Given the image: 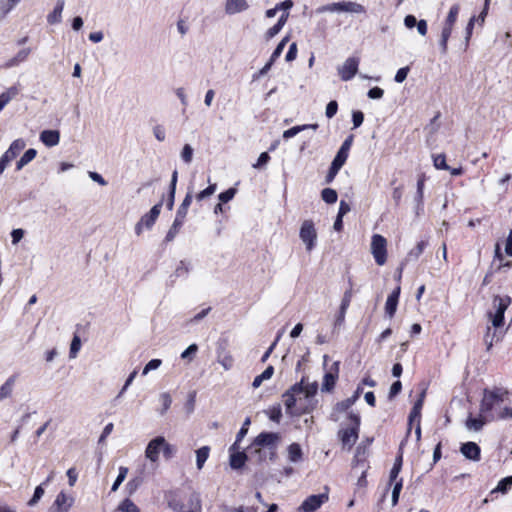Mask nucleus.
<instances>
[{
  "mask_svg": "<svg viewBox=\"0 0 512 512\" xmlns=\"http://www.w3.org/2000/svg\"><path fill=\"white\" fill-rule=\"evenodd\" d=\"M479 410L488 420H512V392L503 387L484 389Z\"/></svg>",
  "mask_w": 512,
  "mask_h": 512,
  "instance_id": "obj_1",
  "label": "nucleus"
},
{
  "mask_svg": "<svg viewBox=\"0 0 512 512\" xmlns=\"http://www.w3.org/2000/svg\"><path fill=\"white\" fill-rule=\"evenodd\" d=\"M317 391V382H309L303 378L283 395L286 412L290 415H300L313 411L317 405Z\"/></svg>",
  "mask_w": 512,
  "mask_h": 512,
  "instance_id": "obj_2",
  "label": "nucleus"
},
{
  "mask_svg": "<svg viewBox=\"0 0 512 512\" xmlns=\"http://www.w3.org/2000/svg\"><path fill=\"white\" fill-rule=\"evenodd\" d=\"M360 423L361 417L358 413H348L346 423L338 432L343 449L350 451L356 443L359 437Z\"/></svg>",
  "mask_w": 512,
  "mask_h": 512,
  "instance_id": "obj_3",
  "label": "nucleus"
},
{
  "mask_svg": "<svg viewBox=\"0 0 512 512\" xmlns=\"http://www.w3.org/2000/svg\"><path fill=\"white\" fill-rule=\"evenodd\" d=\"M387 240L380 234H373L370 243V252L377 265L383 266L387 262Z\"/></svg>",
  "mask_w": 512,
  "mask_h": 512,
  "instance_id": "obj_4",
  "label": "nucleus"
},
{
  "mask_svg": "<svg viewBox=\"0 0 512 512\" xmlns=\"http://www.w3.org/2000/svg\"><path fill=\"white\" fill-rule=\"evenodd\" d=\"M325 12H346V13H355L362 14L365 13V8L363 5L351 2V1H343L330 3L327 5H323L317 9V13H325Z\"/></svg>",
  "mask_w": 512,
  "mask_h": 512,
  "instance_id": "obj_5",
  "label": "nucleus"
},
{
  "mask_svg": "<svg viewBox=\"0 0 512 512\" xmlns=\"http://www.w3.org/2000/svg\"><path fill=\"white\" fill-rule=\"evenodd\" d=\"M299 237L305 245L306 251H312L317 242V231L312 220H305L301 224Z\"/></svg>",
  "mask_w": 512,
  "mask_h": 512,
  "instance_id": "obj_6",
  "label": "nucleus"
},
{
  "mask_svg": "<svg viewBox=\"0 0 512 512\" xmlns=\"http://www.w3.org/2000/svg\"><path fill=\"white\" fill-rule=\"evenodd\" d=\"M511 302L510 297H500L495 296L493 300L494 307L496 308V312L494 314L490 313L489 316L491 318L492 325L495 328H499L504 323V313Z\"/></svg>",
  "mask_w": 512,
  "mask_h": 512,
  "instance_id": "obj_7",
  "label": "nucleus"
},
{
  "mask_svg": "<svg viewBox=\"0 0 512 512\" xmlns=\"http://www.w3.org/2000/svg\"><path fill=\"white\" fill-rule=\"evenodd\" d=\"M162 203L154 205L135 225V233L141 235L144 229H151L161 212Z\"/></svg>",
  "mask_w": 512,
  "mask_h": 512,
  "instance_id": "obj_8",
  "label": "nucleus"
},
{
  "mask_svg": "<svg viewBox=\"0 0 512 512\" xmlns=\"http://www.w3.org/2000/svg\"><path fill=\"white\" fill-rule=\"evenodd\" d=\"M75 503L73 495L60 491L49 508L48 512H69Z\"/></svg>",
  "mask_w": 512,
  "mask_h": 512,
  "instance_id": "obj_9",
  "label": "nucleus"
},
{
  "mask_svg": "<svg viewBox=\"0 0 512 512\" xmlns=\"http://www.w3.org/2000/svg\"><path fill=\"white\" fill-rule=\"evenodd\" d=\"M172 508L175 512H203L201 496L198 492H192L185 503Z\"/></svg>",
  "mask_w": 512,
  "mask_h": 512,
  "instance_id": "obj_10",
  "label": "nucleus"
},
{
  "mask_svg": "<svg viewBox=\"0 0 512 512\" xmlns=\"http://www.w3.org/2000/svg\"><path fill=\"white\" fill-rule=\"evenodd\" d=\"M328 499H329V496L327 493L310 495L302 502V504L298 508L297 512H315L324 503H326L328 501Z\"/></svg>",
  "mask_w": 512,
  "mask_h": 512,
  "instance_id": "obj_11",
  "label": "nucleus"
},
{
  "mask_svg": "<svg viewBox=\"0 0 512 512\" xmlns=\"http://www.w3.org/2000/svg\"><path fill=\"white\" fill-rule=\"evenodd\" d=\"M360 59L358 57H349L337 68L338 75L343 81L351 80L358 71Z\"/></svg>",
  "mask_w": 512,
  "mask_h": 512,
  "instance_id": "obj_12",
  "label": "nucleus"
},
{
  "mask_svg": "<svg viewBox=\"0 0 512 512\" xmlns=\"http://www.w3.org/2000/svg\"><path fill=\"white\" fill-rule=\"evenodd\" d=\"M164 444V436H157L151 439L145 448V457L151 463H158L160 453H162V445Z\"/></svg>",
  "mask_w": 512,
  "mask_h": 512,
  "instance_id": "obj_13",
  "label": "nucleus"
},
{
  "mask_svg": "<svg viewBox=\"0 0 512 512\" xmlns=\"http://www.w3.org/2000/svg\"><path fill=\"white\" fill-rule=\"evenodd\" d=\"M339 376V362H334L326 371L323 382H322V391L330 392L333 390L336 381Z\"/></svg>",
  "mask_w": 512,
  "mask_h": 512,
  "instance_id": "obj_14",
  "label": "nucleus"
},
{
  "mask_svg": "<svg viewBox=\"0 0 512 512\" xmlns=\"http://www.w3.org/2000/svg\"><path fill=\"white\" fill-rule=\"evenodd\" d=\"M279 441V435L277 433H261L253 442V447L257 452H260L261 447L274 448Z\"/></svg>",
  "mask_w": 512,
  "mask_h": 512,
  "instance_id": "obj_15",
  "label": "nucleus"
},
{
  "mask_svg": "<svg viewBox=\"0 0 512 512\" xmlns=\"http://www.w3.org/2000/svg\"><path fill=\"white\" fill-rule=\"evenodd\" d=\"M355 403V397H349L335 404L332 409L330 418L337 422L340 420V415L347 412Z\"/></svg>",
  "mask_w": 512,
  "mask_h": 512,
  "instance_id": "obj_16",
  "label": "nucleus"
},
{
  "mask_svg": "<svg viewBox=\"0 0 512 512\" xmlns=\"http://www.w3.org/2000/svg\"><path fill=\"white\" fill-rule=\"evenodd\" d=\"M31 53L30 48H23L19 50L15 56L11 57L7 61H5L2 65L4 69H10L19 66L21 63L25 62Z\"/></svg>",
  "mask_w": 512,
  "mask_h": 512,
  "instance_id": "obj_17",
  "label": "nucleus"
},
{
  "mask_svg": "<svg viewBox=\"0 0 512 512\" xmlns=\"http://www.w3.org/2000/svg\"><path fill=\"white\" fill-rule=\"evenodd\" d=\"M460 451L463 456L469 460H480V447L475 442H467L462 444Z\"/></svg>",
  "mask_w": 512,
  "mask_h": 512,
  "instance_id": "obj_18",
  "label": "nucleus"
},
{
  "mask_svg": "<svg viewBox=\"0 0 512 512\" xmlns=\"http://www.w3.org/2000/svg\"><path fill=\"white\" fill-rule=\"evenodd\" d=\"M20 85L14 84L0 94V112L2 109L20 93Z\"/></svg>",
  "mask_w": 512,
  "mask_h": 512,
  "instance_id": "obj_19",
  "label": "nucleus"
},
{
  "mask_svg": "<svg viewBox=\"0 0 512 512\" xmlns=\"http://www.w3.org/2000/svg\"><path fill=\"white\" fill-rule=\"evenodd\" d=\"M25 146L26 143L23 139H16L10 144L9 148L5 151L2 157L11 162L25 148Z\"/></svg>",
  "mask_w": 512,
  "mask_h": 512,
  "instance_id": "obj_20",
  "label": "nucleus"
},
{
  "mask_svg": "<svg viewBox=\"0 0 512 512\" xmlns=\"http://www.w3.org/2000/svg\"><path fill=\"white\" fill-rule=\"evenodd\" d=\"M40 141L47 147H54L60 142V133L58 130H43L40 133Z\"/></svg>",
  "mask_w": 512,
  "mask_h": 512,
  "instance_id": "obj_21",
  "label": "nucleus"
},
{
  "mask_svg": "<svg viewBox=\"0 0 512 512\" xmlns=\"http://www.w3.org/2000/svg\"><path fill=\"white\" fill-rule=\"evenodd\" d=\"M249 7L246 0H226L225 12L229 15H234L247 10Z\"/></svg>",
  "mask_w": 512,
  "mask_h": 512,
  "instance_id": "obj_22",
  "label": "nucleus"
},
{
  "mask_svg": "<svg viewBox=\"0 0 512 512\" xmlns=\"http://www.w3.org/2000/svg\"><path fill=\"white\" fill-rule=\"evenodd\" d=\"M16 381H17V376L11 375L0 386V402L4 401L12 396Z\"/></svg>",
  "mask_w": 512,
  "mask_h": 512,
  "instance_id": "obj_23",
  "label": "nucleus"
},
{
  "mask_svg": "<svg viewBox=\"0 0 512 512\" xmlns=\"http://www.w3.org/2000/svg\"><path fill=\"white\" fill-rule=\"evenodd\" d=\"M400 295V287H397L387 298L385 303V312L392 318L396 312L398 299Z\"/></svg>",
  "mask_w": 512,
  "mask_h": 512,
  "instance_id": "obj_24",
  "label": "nucleus"
},
{
  "mask_svg": "<svg viewBox=\"0 0 512 512\" xmlns=\"http://www.w3.org/2000/svg\"><path fill=\"white\" fill-rule=\"evenodd\" d=\"M454 25L443 23L441 35L439 39V46L442 54H446L448 50V41L453 32Z\"/></svg>",
  "mask_w": 512,
  "mask_h": 512,
  "instance_id": "obj_25",
  "label": "nucleus"
},
{
  "mask_svg": "<svg viewBox=\"0 0 512 512\" xmlns=\"http://www.w3.org/2000/svg\"><path fill=\"white\" fill-rule=\"evenodd\" d=\"M64 0H58L52 12L47 15V22L50 25L58 24L62 21V12L64 9Z\"/></svg>",
  "mask_w": 512,
  "mask_h": 512,
  "instance_id": "obj_26",
  "label": "nucleus"
},
{
  "mask_svg": "<svg viewBox=\"0 0 512 512\" xmlns=\"http://www.w3.org/2000/svg\"><path fill=\"white\" fill-rule=\"evenodd\" d=\"M289 17V13H282L280 18L278 19V22L271 28H269L265 33V39L267 41L274 38L284 27V25L287 22V19Z\"/></svg>",
  "mask_w": 512,
  "mask_h": 512,
  "instance_id": "obj_27",
  "label": "nucleus"
},
{
  "mask_svg": "<svg viewBox=\"0 0 512 512\" xmlns=\"http://www.w3.org/2000/svg\"><path fill=\"white\" fill-rule=\"evenodd\" d=\"M489 420L480 413L479 417L469 416L466 420V428L472 431H480Z\"/></svg>",
  "mask_w": 512,
  "mask_h": 512,
  "instance_id": "obj_28",
  "label": "nucleus"
},
{
  "mask_svg": "<svg viewBox=\"0 0 512 512\" xmlns=\"http://www.w3.org/2000/svg\"><path fill=\"white\" fill-rule=\"evenodd\" d=\"M238 450L239 449H235V450L230 449V452H231L230 466L233 469L241 468L245 464V461L247 459L246 454L244 452H240Z\"/></svg>",
  "mask_w": 512,
  "mask_h": 512,
  "instance_id": "obj_29",
  "label": "nucleus"
},
{
  "mask_svg": "<svg viewBox=\"0 0 512 512\" xmlns=\"http://www.w3.org/2000/svg\"><path fill=\"white\" fill-rule=\"evenodd\" d=\"M288 460L292 463L300 462L303 459V452L298 443H292L288 446Z\"/></svg>",
  "mask_w": 512,
  "mask_h": 512,
  "instance_id": "obj_30",
  "label": "nucleus"
},
{
  "mask_svg": "<svg viewBox=\"0 0 512 512\" xmlns=\"http://www.w3.org/2000/svg\"><path fill=\"white\" fill-rule=\"evenodd\" d=\"M196 454V466L198 470H201L204 467L205 462L209 458L210 447L203 446L195 451Z\"/></svg>",
  "mask_w": 512,
  "mask_h": 512,
  "instance_id": "obj_31",
  "label": "nucleus"
},
{
  "mask_svg": "<svg viewBox=\"0 0 512 512\" xmlns=\"http://www.w3.org/2000/svg\"><path fill=\"white\" fill-rule=\"evenodd\" d=\"M314 129L316 130L318 128V125L317 124H305V125H298V126H294L288 130H285L283 132V138L284 139H289V138H292L294 136H296L298 133L306 130V129Z\"/></svg>",
  "mask_w": 512,
  "mask_h": 512,
  "instance_id": "obj_32",
  "label": "nucleus"
},
{
  "mask_svg": "<svg viewBox=\"0 0 512 512\" xmlns=\"http://www.w3.org/2000/svg\"><path fill=\"white\" fill-rule=\"evenodd\" d=\"M37 155V151L33 148L28 149L21 156V158L16 163V169L20 171L24 166L30 163Z\"/></svg>",
  "mask_w": 512,
  "mask_h": 512,
  "instance_id": "obj_33",
  "label": "nucleus"
},
{
  "mask_svg": "<svg viewBox=\"0 0 512 512\" xmlns=\"http://www.w3.org/2000/svg\"><path fill=\"white\" fill-rule=\"evenodd\" d=\"M274 373L273 366H268L260 375L256 376L253 380L252 386L253 388H258L261 386L263 381L269 380Z\"/></svg>",
  "mask_w": 512,
  "mask_h": 512,
  "instance_id": "obj_34",
  "label": "nucleus"
},
{
  "mask_svg": "<svg viewBox=\"0 0 512 512\" xmlns=\"http://www.w3.org/2000/svg\"><path fill=\"white\" fill-rule=\"evenodd\" d=\"M159 402L162 405L159 413L160 415H165L172 404V397L168 392H163L159 395Z\"/></svg>",
  "mask_w": 512,
  "mask_h": 512,
  "instance_id": "obj_35",
  "label": "nucleus"
},
{
  "mask_svg": "<svg viewBox=\"0 0 512 512\" xmlns=\"http://www.w3.org/2000/svg\"><path fill=\"white\" fill-rule=\"evenodd\" d=\"M250 425V418H246L244 423H243V426L241 427V429L239 430L237 436H236V441L233 443V445L231 446V450H235V449H239V442L246 436L247 432H248V426Z\"/></svg>",
  "mask_w": 512,
  "mask_h": 512,
  "instance_id": "obj_36",
  "label": "nucleus"
},
{
  "mask_svg": "<svg viewBox=\"0 0 512 512\" xmlns=\"http://www.w3.org/2000/svg\"><path fill=\"white\" fill-rule=\"evenodd\" d=\"M322 200L328 204H333L337 201V192L332 188H325L321 192Z\"/></svg>",
  "mask_w": 512,
  "mask_h": 512,
  "instance_id": "obj_37",
  "label": "nucleus"
},
{
  "mask_svg": "<svg viewBox=\"0 0 512 512\" xmlns=\"http://www.w3.org/2000/svg\"><path fill=\"white\" fill-rule=\"evenodd\" d=\"M459 11H460L459 4L452 5L444 23L449 24V25H455L457 18H458Z\"/></svg>",
  "mask_w": 512,
  "mask_h": 512,
  "instance_id": "obj_38",
  "label": "nucleus"
},
{
  "mask_svg": "<svg viewBox=\"0 0 512 512\" xmlns=\"http://www.w3.org/2000/svg\"><path fill=\"white\" fill-rule=\"evenodd\" d=\"M392 484H393V490H392L391 502H392V506H396L399 501L400 492L402 490L403 480H402V478H400V479L394 481Z\"/></svg>",
  "mask_w": 512,
  "mask_h": 512,
  "instance_id": "obj_39",
  "label": "nucleus"
},
{
  "mask_svg": "<svg viewBox=\"0 0 512 512\" xmlns=\"http://www.w3.org/2000/svg\"><path fill=\"white\" fill-rule=\"evenodd\" d=\"M401 468H402V456L399 455L396 458L394 465L390 471V476H389L390 483H393L394 481L398 480V475L401 471Z\"/></svg>",
  "mask_w": 512,
  "mask_h": 512,
  "instance_id": "obj_40",
  "label": "nucleus"
},
{
  "mask_svg": "<svg viewBox=\"0 0 512 512\" xmlns=\"http://www.w3.org/2000/svg\"><path fill=\"white\" fill-rule=\"evenodd\" d=\"M118 510L121 512H140V509L130 499L123 500L119 504Z\"/></svg>",
  "mask_w": 512,
  "mask_h": 512,
  "instance_id": "obj_41",
  "label": "nucleus"
},
{
  "mask_svg": "<svg viewBox=\"0 0 512 512\" xmlns=\"http://www.w3.org/2000/svg\"><path fill=\"white\" fill-rule=\"evenodd\" d=\"M20 0H0V15L8 14Z\"/></svg>",
  "mask_w": 512,
  "mask_h": 512,
  "instance_id": "obj_42",
  "label": "nucleus"
},
{
  "mask_svg": "<svg viewBox=\"0 0 512 512\" xmlns=\"http://www.w3.org/2000/svg\"><path fill=\"white\" fill-rule=\"evenodd\" d=\"M512 486V475L503 478L498 482V485L493 490L494 492L506 493Z\"/></svg>",
  "mask_w": 512,
  "mask_h": 512,
  "instance_id": "obj_43",
  "label": "nucleus"
},
{
  "mask_svg": "<svg viewBox=\"0 0 512 512\" xmlns=\"http://www.w3.org/2000/svg\"><path fill=\"white\" fill-rule=\"evenodd\" d=\"M182 225H183V221L174 219L173 224L170 227V229L166 235V241H168V242L172 241L175 238V236L178 234Z\"/></svg>",
  "mask_w": 512,
  "mask_h": 512,
  "instance_id": "obj_44",
  "label": "nucleus"
},
{
  "mask_svg": "<svg viewBox=\"0 0 512 512\" xmlns=\"http://www.w3.org/2000/svg\"><path fill=\"white\" fill-rule=\"evenodd\" d=\"M218 362L225 370H230L233 366L234 359L229 353H223L219 355Z\"/></svg>",
  "mask_w": 512,
  "mask_h": 512,
  "instance_id": "obj_45",
  "label": "nucleus"
},
{
  "mask_svg": "<svg viewBox=\"0 0 512 512\" xmlns=\"http://www.w3.org/2000/svg\"><path fill=\"white\" fill-rule=\"evenodd\" d=\"M347 158H348L347 153L338 150L334 160L332 161L331 166L340 170L342 168V166L345 164Z\"/></svg>",
  "mask_w": 512,
  "mask_h": 512,
  "instance_id": "obj_46",
  "label": "nucleus"
},
{
  "mask_svg": "<svg viewBox=\"0 0 512 512\" xmlns=\"http://www.w3.org/2000/svg\"><path fill=\"white\" fill-rule=\"evenodd\" d=\"M193 153H194V150H193L192 146L189 144H185L180 153L181 159L186 164H189V163H191V161L193 159Z\"/></svg>",
  "mask_w": 512,
  "mask_h": 512,
  "instance_id": "obj_47",
  "label": "nucleus"
},
{
  "mask_svg": "<svg viewBox=\"0 0 512 512\" xmlns=\"http://www.w3.org/2000/svg\"><path fill=\"white\" fill-rule=\"evenodd\" d=\"M424 183H425V176L421 175L417 181V192H416V196H415V200L417 201V203L419 205L422 204V201H423Z\"/></svg>",
  "mask_w": 512,
  "mask_h": 512,
  "instance_id": "obj_48",
  "label": "nucleus"
},
{
  "mask_svg": "<svg viewBox=\"0 0 512 512\" xmlns=\"http://www.w3.org/2000/svg\"><path fill=\"white\" fill-rule=\"evenodd\" d=\"M475 23H476V16H472L469 19L467 26L465 28V48H467L469 45L470 39L473 34V28H474Z\"/></svg>",
  "mask_w": 512,
  "mask_h": 512,
  "instance_id": "obj_49",
  "label": "nucleus"
},
{
  "mask_svg": "<svg viewBox=\"0 0 512 512\" xmlns=\"http://www.w3.org/2000/svg\"><path fill=\"white\" fill-rule=\"evenodd\" d=\"M127 473H128V468L127 467H120L119 468V474L115 480V482L113 483L112 485V488L111 490L113 492L117 491V489L119 488V486L122 484V482L125 480L126 476H127Z\"/></svg>",
  "mask_w": 512,
  "mask_h": 512,
  "instance_id": "obj_50",
  "label": "nucleus"
},
{
  "mask_svg": "<svg viewBox=\"0 0 512 512\" xmlns=\"http://www.w3.org/2000/svg\"><path fill=\"white\" fill-rule=\"evenodd\" d=\"M197 351H198V346L196 344H191L186 350H184L181 353V358L183 360H187L188 362H191L193 360V358L195 357Z\"/></svg>",
  "mask_w": 512,
  "mask_h": 512,
  "instance_id": "obj_51",
  "label": "nucleus"
},
{
  "mask_svg": "<svg viewBox=\"0 0 512 512\" xmlns=\"http://www.w3.org/2000/svg\"><path fill=\"white\" fill-rule=\"evenodd\" d=\"M433 164L436 169L449 170L450 167L446 164V157L444 154H438L433 157Z\"/></svg>",
  "mask_w": 512,
  "mask_h": 512,
  "instance_id": "obj_52",
  "label": "nucleus"
},
{
  "mask_svg": "<svg viewBox=\"0 0 512 512\" xmlns=\"http://www.w3.org/2000/svg\"><path fill=\"white\" fill-rule=\"evenodd\" d=\"M289 41V36H286L284 37L277 45V47L275 48V50L273 51L270 59L272 61H276V59L282 54L286 44L288 43Z\"/></svg>",
  "mask_w": 512,
  "mask_h": 512,
  "instance_id": "obj_53",
  "label": "nucleus"
},
{
  "mask_svg": "<svg viewBox=\"0 0 512 512\" xmlns=\"http://www.w3.org/2000/svg\"><path fill=\"white\" fill-rule=\"evenodd\" d=\"M44 493H45V490H44L43 486L42 485L37 486L34 490V494H33L32 498L28 501V505L31 507L35 506L39 502V500L43 497Z\"/></svg>",
  "mask_w": 512,
  "mask_h": 512,
  "instance_id": "obj_54",
  "label": "nucleus"
},
{
  "mask_svg": "<svg viewBox=\"0 0 512 512\" xmlns=\"http://www.w3.org/2000/svg\"><path fill=\"white\" fill-rule=\"evenodd\" d=\"M81 348V340L78 336H74L70 345L69 357L74 359L77 357V354Z\"/></svg>",
  "mask_w": 512,
  "mask_h": 512,
  "instance_id": "obj_55",
  "label": "nucleus"
},
{
  "mask_svg": "<svg viewBox=\"0 0 512 512\" xmlns=\"http://www.w3.org/2000/svg\"><path fill=\"white\" fill-rule=\"evenodd\" d=\"M216 188H217V185L215 183L214 184H210L206 189L202 190L201 192H199L196 195V199L198 201H202L205 198L210 197L211 195H213L215 193Z\"/></svg>",
  "mask_w": 512,
  "mask_h": 512,
  "instance_id": "obj_56",
  "label": "nucleus"
},
{
  "mask_svg": "<svg viewBox=\"0 0 512 512\" xmlns=\"http://www.w3.org/2000/svg\"><path fill=\"white\" fill-rule=\"evenodd\" d=\"M190 271V265L186 261H180L178 266L175 269V276L176 277H184L186 276Z\"/></svg>",
  "mask_w": 512,
  "mask_h": 512,
  "instance_id": "obj_57",
  "label": "nucleus"
},
{
  "mask_svg": "<svg viewBox=\"0 0 512 512\" xmlns=\"http://www.w3.org/2000/svg\"><path fill=\"white\" fill-rule=\"evenodd\" d=\"M267 414L272 421L277 422V423L280 422V419L282 417V412H281V408L279 405L269 408V410L267 411Z\"/></svg>",
  "mask_w": 512,
  "mask_h": 512,
  "instance_id": "obj_58",
  "label": "nucleus"
},
{
  "mask_svg": "<svg viewBox=\"0 0 512 512\" xmlns=\"http://www.w3.org/2000/svg\"><path fill=\"white\" fill-rule=\"evenodd\" d=\"M162 364V361L160 359H152L150 360L144 367L142 374L145 376L150 371L158 369Z\"/></svg>",
  "mask_w": 512,
  "mask_h": 512,
  "instance_id": "obj_59",
  "label": "nucleus"
},
{
  "mask_svg": "<svg viewBox=\"0 0 512 512\" xmlns=\"http://www.w3.org/2000/svg\"><path fill=\"white\" fill-rule=\"evenodd\" d=\"M236 194L235 188H229L225 192L219 194L218 198L221 203H227L234 198Z\"/></svg>",
  "mask_w": 512,
  "mask_h": 512,
  "instance_id": "obj_60",
  "label": "nucleus"
},
{
  "mask_svg": "<svg viewBox=\"0 0 512 512\" xmlns=\"http://www.w3.org/2000/svg\"><path fill=\"white\" fill-rule=\"evenodd\" d=\"M162 453L166 459L171 458L175 453V447L171 445L167 440L164 438V444L162 445Z\"/></svg>",
  "mask_w": 512,
  "mask_h": 512,
  "instance_id": "obj_61",
  "label": "nucleus"
},
{
  "mask_svg": "<svg viewBox=\"0 0 512 512\" xmlns=\"http://www.w3.org/2000/svg\"><path fill=\"white\" fill-rule=\"evenodd\" d=\"M338 110V104L336 101H330L326 106L325 114L328 118H332L335 116Z\"/></svg>",
  "mask_w": 512,
  "mask_h": 512,
  "instance_id": "obj_62",
  "label": "nucleus"
},
{
  "mask_svg": "<svg viewBox=\"0 0 512 512\" xmlns=\"http://www.w3.org/2000/svg\"><path fill=\"white\" fill-rule=\"evenodd\" d=\"M24 237V230L23 229H14L11 232V238H12V244L16 245L18 244L22 238Z\"/></svg>",
  "mask_w": 512,
  "mask_h": 512,
  "instance_id": "obj_63",
  "label": "nucleus"
},
{
  "mask_svg": "<svg viewBox=\"0 0 512 512\" xmlns=\"http://www.w3.org/2000/svg\"><path fill=\"white\" fill-rule=\"evenodd\" d=\"M153 134L155 138L160 142L164 141L166 138L165 129L160 125H157L153 128Z\"/></svg>",
  "mask_w": 512,
  "mask_h": 512,
  "instance_id": "obj_64",
  "label": "nucleus"
}]
</instances>
